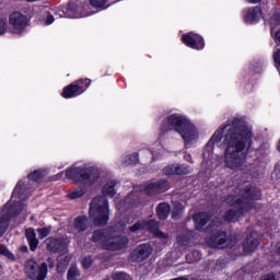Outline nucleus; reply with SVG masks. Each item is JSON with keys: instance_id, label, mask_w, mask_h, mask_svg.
<instances>
[{"instance_id": "nucleus-6", "label": "nucleus", "mask_w": 280, "mask_h": 280, "mask_svg": "<svg viewBox=\"0 0 280 280\" xmlns=\"http://www.w3.org/2000/svg\"><path fill=\"white\" fill-rule=\"evenodd\" d=\"M110 215V209L108 207V200L104 197H96L90 203V219L95 226H104L108 223Z\"/></svg>"}, {"instance_id": "nucleus-12", "label": "nucleus", "mask_w": 280, "mask_h": 280, "mask_svg": "<svg viewBox=\"0 0 280 280\" xmlns=\"http://www.w3.org/2000/svg\"><path fill=\"white\" fill-rule=\"evenodd\" d=\"M208 231H212V235L206 240L208 246L211 248H226L229 246L226 233L213 229V225H210Z\"/></svg>"}, {"instance_id": "nucleus-14", "label": "nucleus", "mask_w": 280, "mask_h": 280, "mask_svg": "<svg viewBox=\"0 0 280 280\" xmlns=\"http://www.w3.org/2000/svg\"><path fill=\"white\" fill-rule=\"evenodd\" d=\"M150 255H152V246L150 244H142L131 252V260L145 261Z\"/></svg>"}, {"instance_id": "nucleus-1", "label": "nucleus", "mask_w": 280, "mask_h": 280, "mask_svg": "<svg viewBox=\"0 0 280 280\" xmlns=\"http://www.w3.org/2000/svg\"><path fill=\"white\" fill-rule=\"evenodd\" d=\"M225 148L224 164L229 170L237 172L244 167L246 156L253 147V130L246 121L234 119L231 124L219 128L208 141L203 150L202 167L213 170L218 164L213 161V149Z\"/></svg>"}, {"instance_id": "nucleus-37", "label": "nucleus", "mask_w": 280, "mask_h": 280, "mask_svg": "<svg viewBox=\"0 0 280 280\" xmlns=\"http://www.w3.org/2000/svg\"><path fill=\"white\" fill-rule=\"evenodd\" d=\"M114 280H130V276L124 272H116L113 275Z\"/></svg>"}, {"instance_id": "nucleus-8", "label": "nucleus", "mask_w": 280, "mask_h": 280, "mask_svg": "<svg viewBox=\"0 0 280 280\" xmlns=\"http://www.w3.org/2000/svg\"><path fill=\"white\" fill-rule=\"evenodd\" d=\"M25 273L30 279L33 280H45L47 279V264H42L38 266L34 259H30L25 262L24 266Z\"/></svg>"}, {"instance_id": "nucleus-24", "label": "nucleus", "mask_w": 280, "mask_h": 280, "mask_svg": "<svg viewBox=\"0 0 280 280\" xmlns=\"http://www.w3.org/2000/svg\"><path fill=\"white\" fill-rule=\"evenodd\" d=\"M89 224V219L86 217H78L74 220V229L79 232L86 231V226Z\"/></svg>"}, {"instance_id": "nucleus-26", "label": "nucleus", "mask_w": 280, "mask_h": 280, "mask_svg": "<svg viewBox=\"0 0 280 280\" xmlns=\"http://www.w3.org/2000/svg\"><path fill=\"white\" fill-rule=\"evenodd\" d=\"M185 174H191V168L189 165H175V176H185Z\"/></svg>"}, {"instance_id": "nucleus-15", "label": "nucleus", "mask_w": 280, "mask_h": 280, "mask_svg": "<svg viewBox=\"0 0 280 280\" xmlns=\"http://www.w3.org/2000/svg\"><path fill=\"white\" fill-rule=\"evenodd\" d=\"M170 189V186L167 185V182L160 180L156 183H150L144 186V194H149V196H152V194H159V191H167Z\"/></svg>"}, {"instance_id": "nucleus-27", "label": "nucleus", "mask_w": 280, "mask_h": 280, "mask_svg": "<svg viewBox=\"0 0 280 280\" xmlns=\"http://www.w3.org/2000/svg\"><path fill=\"white\" fill-rule=\"evenodd\" d=\"M86 190H84V188L82 186H79L77 188H74L69 195L68 198L70 200H75L77 198H82V196H84Z\"/></svg>"}, {"instance_id": "nucleus-17", "label": "nucleus", "mask_w": 280, "mask_h": 280, "mask_svg": "<svg viewBox=\"0 0 280 280\" xmlns=\"http://www.w3.org/2000/svg\"><path fill=\"white\" fill-rule=\"evenodd\" d=\"M96 11H90L88 13H79L78 12V7L75 5H69L66 9V14L67 19H82V16H91V14H95Z\"/></svg>"}, {"instance_id": "nucleus-19", "label": "nucleus", "mask_w": 280, "mask_h": 280, "mask_svg": "<svg viewBox=\"0 0 280 280\" xmlns=\"http://www.w3.org/2000/svg\"><path fill=\"white\" fill-rule=\"evenodd\" d=\"M210 215L207 212L197 213L194 217L197 231H202V228L209 222Z\"/></svg>"}, {"instance_id": "nucleus-46", "label": "nucleus", "mask_w": 280, "mask_h": 280, "mask_svg": "<svg viewBox=\"0 0 280 280\" xmlns=\"http://www.w3.org/2000/svg\"><path fill=\"white\" fill-rule=\"evenodd\" d=\"M177 242H178V244H182V245H183V244H185V243L187 242V240H184V241H183V237L178 236V237H177Z\"/></svg>"}, {"instance_id": "nucleus-2", "label": "nucleus", "mask_w": 280, "mask_h": 280, "mask_svg": "<svg viewBox=\"0 0 280 280\" xmlns=\"http://www.w3.org/2000/svg\"><path fill=\"white\" fill-rule=\"evenodd\" d=\"M236 195H230L225 198V202L234 209H230L224 214L226 222H238L241 218H244L245 213L252 211L253 200H259L261 198V191L257 188L252 189H236Z\"/></svg>"}, {"instance_id": "nucleus-29", "label": "nucleus", "mask_w": 280, "mask_h": 280, "mask_svg": "<svg viewBox=\"0 0 280 280\" xmlns=\"http://www.w3.org/2000/svg\"><path fill=\"white\" fill-rule=\"evenodd\" d=\"M188 264H196V261H200L202 259V254L200 252L195 250L186 256Z\"/></svg>"}, {"instance_id": "nucleus-32", "label": "nucleus", "mask_w": 280, "mask_h": 280, "mask_svg": "<svg viewBox=\"0 0 280 280\" xmlns=\"http://www.w3.org/2000/svg\"><path fill=\"white\" fill-rule=\"evenodd\" d=\"M184 210H185V206H183V203L180 202H176L174 205L173 218H175V220H178L180 213H183Z\"/></svg>"}, {"instance_id": "nucleus-31", "label": "nucleus", "mask_w": 280, "mask_h": 280, "mask_svg": "<svg viewBox=\"0 0 280 280\" xmlns=\"http://www.w3.org/2000/svg\"><path fill=\"white\" fill-rule=\"evenodd\" d=\"M43 176H45V171H35L28 175V180L38 183V180H40Z\"/></svg>"}, {"instance_id": "nucleus-48", "label": "nucleus", "mask_w": 280, "mask_h": 280, "mask_svg": "<svg viewBox=\"0 0 280 280\" xmlns=\"http://www.w3.org/2000/svg\"><path fill=\"white\" fill-rule=\"evenodd\" d=\"M26 1H28V2H34V1H38V0H26Z\"/></svg>"}, {"instance_id": "nucleus-42", "label": "nucleus", "mask_w": 280, "mask_h": 280, "mask_svg": "<svg viewBox=\"0 0 280 280\" xmlns=\"http://www.w3.org/2000/svg\"><path fill=\"white\" fill-rule=\"evenodd\" d=\"M56 19L54 18V15H48L46 18L45 25H51V23H54Z\"/></svg>"}, {"instance_id": "nucleus-33", "label": "nucleus", "mask_w": 280, "mask_h": 280, "mask_svg": "<svg viewBox=\"0 0 280 280\" xmlns=\"http://www.w3.org/2000/svg\"><path fill=\"white\" fill-rule=\"evenodd\" d=\"M80 279V270L77 267H70L68 270V280H78Z\"/></svg>"}, {"instance_id": "nucleus-23", "label": "nucleus", "mask_w": 280, "mask_h": 280, "mask_svg": "<svg viewBox=\"0 0 280 280\" xmlns=\"http://www.w3.org/2000/svg\"><path fill=\"white\" fill-rule=\"evenodd\" d=\"M170 205L162 202L156 208V213L160 220H166V218L170 215Z\"/></svg>"}, {"instance_id": "nucleus-38", "label": "nucleus", "mask_w": 280, "mask_h": 280, "mask_svg": "<svg viewBox=\"0 0 280 280\" xmlns=\"http://www.w3.org/2000/svg\"><path fill=\"white\" fill-rule=\"evenodd\" d=\"M8 32V23L5 22V19H0V36H3Z\"/></svg>"}, {"instance_id": "nucleus-47", "label": "nucleus", "mask_w": 280, "mask_h": 280, "mask_svg": "<svg viewBox=\"0 0 280 280\" xmlns=\"http://www.w3.org/2000/svg\"><path fill=\"white\" fill-rule=\"evenodd\" d=\"M247 1V3H259V1H261V0H246Z\"/></svg>"}, {"instance_id": "nucleus-22", "label": "nucleus", "mask_w": 280, "mask_h": 280, "mask_svg": "<svg viewBox=\"0 0 280 280\" xmlns=\"http://www.w3.org/2000/svg\"><path fill=\"white\" fill-rule=\"evenodd\" d=\"M117 183L115 180H109L107 184L103 186L102 194L106 198H113L115 194H117V189L115 188Z\"/></svg>"}, {"instance_id": "nucleus-39", "label": "nucleus", "mask_w": 280, "mask_h": 280, "mask_svg": "<svg viewBox=\"0 0 280 280\" xmlns=\"http://www.w3.org/2000/svg\"><path fill=\"white\" fill-rule=\"evenodd\" d=\"M273 62L276 65V68L279 70L280 69V49H277L273 52Z\"/></svg>"}, {"instance_id": "nucleus-25", "label": "nucleus", "mask_w": 280, "mask_h": 280, "mask_svg": "<svg viewBox=\"0 0 280 280\" xmlns=\"http://www.w3.org/2000/svg\"><path fill=\"white\" fill-rule=\"evenodd\" d=\"M269 25L271 27V35L275 36V28L280 25V11H277L269 20Z\"/></svg>"}, {"instance_id": "nucleus-10", "label": "nucleus", "mask_w": 280, "mask_h": 280, "mask_svg": "<svg viewBox=\"0 0 280 280\" xmlns=\"http://www.w3.org/2000/svg\"><path fill=\"white\" fill-rule=\"evenodd\" d=\"M89 86H91V80L89 79L79 80L68 85L67 88H65L61 95L62 97H65V100H69L71 97H78V95H82V93H84V91H86Z\"/></svg>"}, {"instance_id": "nucleus-4", "label": "nucleus", "mask_w": 280, "mask_h": 280, "mask_svg": "<svg viewBox=\"0 0 280 280\" xmlns=\"http://www.w3.org/2000/svg\"><path fill=\"white\" fill-rule=\"evenodd\" d=\"M165 124L170 130H175V132L182 137L185 148L189 149L191 145H195V143H198L200 131L186 116L172 114L166 118Z\"/></svg>"}, {"instance_id": "nucleus-11", "label": "nucleus", "mask_w": 280, "mask_h": 280, "mask_svg": "<svg viewBox=\"0 0 280 280\" xmlns=\"http://www.w3.org/2000/svg\"><path fill=\"white\" fill-rule=\"evenodd\" d=\"M144 229L153 233V235H155L156 237H162L163 240H167V234L159 231V223L154 220H151L148 223H145V221H140L133 224L130 228V231L131 233H137V231H144Z\"/></svg>"}, {"instance_id": "nucleus-21", "label": "nucleus", "mask_w": 280, "mask_h": 280, "mask_svg": "<svg viewBox=\"0 0 280 280\" xmlns=\"http://www.w3.org/2000/svg\"><path fill=\"white\" fill-rule=\"evenodd\" d=\"M259 246V241L253 236H248L245 242L243 243V248L245 253H253Z\"/></svg>"}, {"instance_id": "nucleus-34", "label": "nucleus", "mask_w": 280, "mask_h": 280, "mask_svg": "<svg viewBox=\"0 0 280 280\" xmlns=\"http://www.w3.org/2000/svg\"><path fill=\"white\" fill-rule=\"evenodd\" d=\"M39 240H45L49 233H51V226L48 228H40L37 230Z\"/></svg>"}, {"instance_id": "nucleus-20", "label": "nucleus", "mask_w": 280, "mask_h": 280, "mask_svg": "<svg viewBox=\"0 0 280 280\" xmlns=\"http://www.w3.org/2000/svg\"><path fill=\"white\" fill-rule=\"evenodd\" d=\"M25 235L30 244L31 250H36V248H38V238H36V232L34 231V229L28 228L25 232Z\"/></svg>"}, {"instance_id": "nucleus-7", "label": "nucleus", "mask_w": 280, "mask_h": 280, "mask_svg": "<svg viewBox=\"0 0 280 280\" xmlns=\"http://www.w3.org/2000/svg\"><path fill=\"white\" fill-rule=\"evenodd\" d=\"M66 177L74 183H81L84 187H91L94 183H97L100 175L97 172L86 168L84 165L74 164L66 172Z\"/></svg>"}, {"instance_id": "nucleus-41", "label": "nucleus", "mask_w": 280, "mask_h": 280, "mask_svg": "<svg viewBox=\"0 0 280 280\" xmlns=\"http://www.w3.org/2000/svg\"><path fill=\"white\" fill-rule=\"evenodd\" d=\"M161 152H163V148L159 145L158 151H154V148L151 150V154L154 159H161Z\"/></svg>"}, {"instance_id": "nucleus-40", "label": "nucleus", "mask_w": 280, "mask_h": 280, "mask_svg": "<svg viewBox=\"0 0 280 280\" xmlns=\"http://www.w3.org/2000/svg\"><path fill=\"white\" fill-rule=\"evenodd\" d=\"M93 264V259L91 258V256H86L82 259V266L83 268H91V265Z\"/></svg>"}, {"instance_id": "nucleus-43", "label": "nucleus", "mask_w": 280, "mask_h": 280, "mask_svg": "<svg viewBox=\"0 0 280 280\" xmlns=\"http://www.w3.org/2000/svg\"><path fill=\"white\" fill-rule=\"evenodd\" d=\"M260 280H276V279H275V275L269 273L267 276H264Z\"/></svg>"}, {"instance_id": "nucleus-44", "label": "nucleus", "mask_w": 280, "mask_h": 280, "mask_svg": "<svg viewBox=\"0 0 280 280\" xmlns=\"http://www.w3.org/2000/svg\"><path fill=\"white\" fill-rule=\"evenodd\" d=\"M275 39H276V43L280 44V31L275 33Z\"/></svg>"}, {"instance_id": "nucleus-45", "label": "nucleus", "mask_w": 280, "mask_h": 280, "mask_svg": "<svg viewBox=\"0 0 280 280\" xmlns=\"http://www.w3.org/2000/svg\"><path fill=\"white\" fill-rule=\"evenodd\" d=\"M184 159H185V161H187L188 163H191V154L186 153V154L184 155Z\"/></svg>"}, {"instance_id": "nucleus-13", "label": "nucleus", "mask_w": 280, "mask_h": 280, "mask_svg": "<svg viewBox=\"0 0 280 280\" xmlns=\"http://www.w3.org/2000/svg\"><path fill=\"white\" fill-rule=\"evenodd\" d=\"M183 43L191 49H205V39L196 33H188L184 35Z\"/></svg>"}, {"instance_id": "nucleus-5", "label": "nucleus", "mask_w": 280, "mask_h": 280, "mask_svg": "<svg viewBox=\"0 0 280 280\" xmlns=\"http://www.w3.org/2000/svg\"><path fill=\"white\" fill-rule=\"evenodd\" d=\"M117 231H124V228H108L94 232L92 240L102 245L105 250H124L128 248V237L117 236Z\"/></svg>"}, {"instance_id": "nucleus-18", "label": "nucleus", "mask_w": 280, "mask_h": 280, "mask_svg": "<svg viewBox=\"0 0 280 280\" xmlns=\"http://www.w3.org/2000/svg\"><path fill=\"white\" fill-rule=\"evenodd\" d=\"M45 242L47 245V250L50 253H58V250H62V248L67 246V243H62V241L58 238H47Z\"/></svg>"}, {"instance_id": "nucleus-49", "label": "nucleus", "mask_w": 280, "mask_h": 280, "mask_svg": "<svg viewBox=\"0 0 280 280\" xmlns=\"http://www.w3.org/2000/svg\"><path fill=\"white\" fill-rule=\"evenodd\" d=\"M57 268H58V270H60V264L58 265V267H57Z\"/></svg>"}, {"instance_id": "nucleus-36", "label": "nucleus", "mask_w": 280, "mask_h": 280, "mask_svg": "<svg viewBox=\"0 0 280 280\" xmlns=\"http://www.w3.org/2000/svg\"><path fill=\"white\" fill-rule=\"evenodd\" d=\"M0 255H3L8 259H14V254L9 248L0 246Z\"/></svg>"}, {"instance_id": "nucleus-3", "label": "nucleus", "mask_w": 280, "mask_h": 280, "mask_svg": "<svg viewBox=\"0 0 280 280\" xmlns=\"http://www.w3.org/2000/svg\"><path fill=\"white\" fill-rule=\"evenodd\" d=\"M27 198H30V190L25 183L20 180L13 190L10 201L0 209V237L5 235V231L10 226V218H14V215H19L23 211L25 207L23 200H27Z\"/></svg>"}, {"instance_id": "nucleus-9", "label": "nucleus", "mask_w": 280, "mask_h": 280, "mask_svg": "<svg viewBox=\"0 0 280 280\" xmlns=\"http://www.w3.org/2000/svg\"><path fill=\"white\" fill-rule=\"evenodd\" d=\"M28 23L30 19H27V15L19 11L11 13L9 16V25L13 34H23Z\"/></svg>"}, {"instance_id": "nucleus-28", "label": "nucleus", "mask_w": 280, "mask_h": 280, "mask_svg": "<svg viewBox=\"0 0 280 280\" xmlns=\"http://www.w3.org/2000/svg\"><path fill=\"white\" fill-rule=\"evenodd\" d=\"M90 3L93 8H96V10H106L110 4L108 3V0H90Z\"/></svg>"}, {"instance_id": "nucleus-16", "label": "nucleus", "mask_w": 280, "mask_h": 280, "mask_svg": "<svg viewBox=\"0 0 280 280\" xmlns=\"http://www.w3.org/2000/svg\"><path fill=\"white\" fill-rule=\"evenodd\" d=\"M261 16H262L261 9L259 7H255L253 9H248L245 12L244 20L247 23H257V21H259V19H261Z\"/></svg>"}, {"instance_id": "nucleus-50", "label": "nucleus", "mask_w": 280, "mask_h": 280, "mask_svg": "<svg viewBox=\"0 0 280 280\" xmlns=\"http://www.w3.org/2000/svg\"><path fill=\"white\" fill-rule=\"evenodd\" d=\"M218 226H220V223L217 224V229H218Z\"/></svg>"}, {"instance_id": "nucleus-51", "label": "nucleus", "mask_w": 280, "mask_h": 280, "mask_svg": "<svg viewBox=\"0 0 280 280\" xmlns=\"http://www.w3.org/2000/svg\"><path fill=\"white\" fill-rule=\"evenodd\" d=\"M116 1H120V0H116Z\"/></svg>"}, {"instance_id": "nucleus-35", "label": "nucleus", "mask_w": 280, "mask_h": 280, "mask_svg": "<svg viewBox=\"0 0 280 280\" xmlns=\"http://www.w3.org/2000/svg\"><path fill=\"white\" fill-rule=\"evenodd\" d=\"M165 176H176V165H168L163 168Z\"/></svg>"}, {"instance_id": "nucleus-30", "label": "nucleus", "mask_w": 280, "mask_h": 280, "mask_svg": "<svg viewBox=\"0 0 280 280\" xmlns=\"http://www.w3.org/2000/svg\"><path fill=\"white\" fill-rule=\"evenodd\" d=\"M139 163V154L133 153L132 155H127L124 159V164L125 165H137Z\"/></svg>"}]
</instances>
